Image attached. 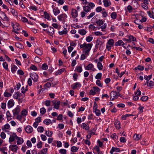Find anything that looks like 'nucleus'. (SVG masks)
Wrapping results in <instances>:
<instances>
[{
  "instance_id": "13d9d810",
  "label": "nucleus",
  "mask_w": 154,
  "mask_h": 154,
  "mask_svg": "<svg viewBox=\"0 0 154 154\" xmlns=\"http://www.w3.org/2000/svg\"><path fill=\"white\" fill-rule=\"evenodd\" d=\"M44 14L45 16V18L49 20L50 17L49 14L47 12H44Z\"/></svg>"
},
{
  "instance_id": "ea45409f",
  "label": "nucleus",
  "mask_w": 154,
  "mask_h": 154,
  "mask_svg": "<svg viewBox=\"0 0 154 154\" xmlns=\"http://www.w3.org/2000/svg\"><path fill=\"white\" fill-rule=\"evenodd\" d=\"M27 85L26 86L25 89L24 87H22L21 88V91L22 93L24 94L26 92V91H28V89L27 88Z\"/></svg>"
},
{
  "instance_id": "e2e57ef3",
  "label": "nucleus",
  "mask_w": 154,
  "mask_h": 154,
  "mask_svg": "<svg viewBox=\"0 0 154 154\" xmlns=\"http://www.w3.org/2000/svg\"><path fill=\"white\" fill-rule=\"evenodd\" d=\"M88 6H89L90 8L92 9L95 6V5L94 3L92 2H90L89 3L88 5Z\"/></svg>"
},
{
  "instance_id": "a878e982",
  "label": "nucleus",
  "mask_w": 154,
  "mask_h": 154,
  "mask_svg": "<svg viewBox=\"0 0 154 154\" xmlns=\"http://www.w3.org/2000/svg\"><path fill=\"white\" fill-rule=\"evenodd\" d=\"M104 5L106 7H107L111 5V3L110 2H109L108 0H104L103 1Z\"/></svg>"
},
{
  "instance_id": "c9c22d12",
  "label": "nucleus",
  "mask_w": 154,
  "mask_h": 154,
  "mask_svg": "<svg viewBox=\"0 0 154 154\" xmlns=\"http://www.w3.org/2000/svg\"><path fill=\"white\" fill-rule=\"evenodd\" d=\"M128 38L130 40V42H131V41H135L136 40V38L132 35L129 36Z\"/></svg>"
},
{
  "instance_id": "20e7f679",
  "label": "nucleus",
  "mask_w": 154,
  "mask_h": 154,
  "mask_svg": "<svg viewBox=\"0 0 154 154\" xmlns=\"http://www.w3.org/2000/svg\"><path fill=\"white\" fill-rule=\"evenodd\" d=\"M11 25L14 29V30H20L21 29V26H20L19 24L17 23H16L14 24L13 23H12Z\"/></svg>"
},
{
  "instance_id": "dca6fc26",
  "label": "nucleus",
  "mask_w": 154,
  "mask_h": 154,
  "mask_svg": "<svg viewBox=\"0 0 154 154\" xmlns=\"http://www.w3.org/2000/svg\"><path fill=\"white\" fill-rule=\"evenodd\" d=\"M80 86L81 84L79 82H76L71 85V86L72 87V88L73 89H75L77 87Z\"/></svg>"
},
{
  "instance_id": "79ce46f5",
  "label": "nucleus",
  "mask_w": 154,
  "mask_h": 154,
  "mask_svg": "<svg viewBox=\"0 0 154 154\" xmlns=\"http://www.w3.org/2000/svg\"><path fill=\"white\" fill-rule=\"evenodd\" d=\"M1 12L2 14V15L4 17V19L5 20L8 21L9 19L8 17L6 16V14L5 12L2 11Z\"/></svg>"
},
{
  "instance_id": "6ab92c4d",
  "label": "nucleus",
  "mask_w": 154,
  "mask_h": 154,
  "mask_svg": "<svg viewBox=\"0 0 154 154\" xmlns=\"http://www.w3.org/2000/svg\"><path fill=\"white\" fill-rule=\"evenodd\" d=\"M15 45L17 48H19L20 49H23L24 48L23 46L19 42L15 43Z\"/></svg>"
},
{
  "instance_id": "f8f14e48",
  "label": "nucleus",
  "mask_w": 154,
  "mask_h": 154,
  "mask_svg": "<svg viewBox=\"0 0 154 154\" xmlns=\"http://www.w3.org/2000/svg\"><path fill=\"white\" fill-rule=\"evenodd\" d=\"M71 14L72 17L73 18H75L76 17L78 16V12L75 9H72Z\"/></svg>"
},
{
  "instance_id": "a19ab883",
  "label": "nucleus",
  "mask_w": 154,
  "mask_h": 154,
  "mask_svg": "<svg viewBox=\"0 0 154 154\" xmlns=\"http://www.w3.org/2000/svg\"><path fill=\"white\" fill-rule=\"evenodd\" d=\"M64 71L63 69H61L59 70L58 71L56 72L55 73V75H60L61 74L62 72H63Z\"/></svg>"
},
{
  "instance_id": "774afa93",
  "label": "nucleus",
  "mask_w": 154,
  "mask_h": 154,
  "mask_svg": "<svg viewBox=\"0 0 154 154\" xmlns=\"http://www.w3.org/2000/svg\"><path fill=\"white\" fill-rule=\"evenodd\" d=\"M94 34L97 36H101L103 35L102 33L99 32H94Z\"/></svg>"
},
{
  "instance_id": "bb28decb",
  "label": "nucleus",
  "mask_w": 154,
  "mask_h": 154,
  "mask_svg": "<svg viewBox=\"0 0 154 154\" xmlns=\"http://www.w3.org/2000/svg\"><path fill=\"white\" fill-rule=\"evenodd\" d=\"M27 111L26 109H24L21 112V114L23 116H26L27 115Z\"/></svg>"
},
{
  "instance_id": "680f3d73",
  "label": "nucleus",
  "mask_w": 154,
  "mask_h": 154,
  "mask_svg": "<svg viewBox=\"0 0 154 154\" xmlns=\"http://www.w3.org/2000/svg\"><path fill=\"white\" fill-rule=\"evenodd\" d=\"M13 97L14 98L17 99L19 97L18 96V92H16L15 93V94L13 95Z\"/></svg>"
},
{
  "instance_id": "37998d69",
  "label": "nucleus",
  "mask_w": 154,
  "mask_h": 154,
  "mask_svg": "<svg viewBox=\"0 0 154 154\" xmlns=\"http://www.w3.org/2000/svg\"><path fill=\"white\" fill-rule=\"evenodd\" d=\"M82 127L83 128L85 129L86 130H88L89 129V126H87L86 124L85 123H82Z\"/></svg>"
},
{
  "instance_id": "0eeeda50",
  "label": "nucleus",
  "mask_w": 154,
  "mask_h": 154,
  "mask_svg": "<svg viewBox=\"0 0 154 154\" xmlns=\"http://www.w3.org/2000/svg\"><path fill=\"white\" fill-rule=\"evenodd\" d=\"M17 137V136L16 135V134L13 133L12 135L10 136V137L9 140V142L11 143L14 141V140L15 139H16V138Z\"/></svg>"
},
{
  "instance_id": "6e6d98bb",
  "label": "nucleus",
  "mask_w": 154,
  "mask_h": 154,
  "mask_svg": "<svg viewBox=\"0 0 154 154\" xmlns=\"http://www.w3.org/2000/svg\"><path fill=\"white\" fill-rule=\"evenodd\" d=\"M41 59L38 57H36L34 59V61L35 62L39 63L41 61Z\"/></svg>"
},
{
  "instance_id": "39448f33",
  "label": "nucleus",
  "mask_w": 154,
  "mask_h": 154,
  "mask_svg": "<svg viewBox=\"0 0 154 154\" xmlns=\"http://www.w3.org/2000/svg\"><path fill=\"white\" fill-rule=\"evenodd\" d=\"M110 95V99H111L112 97L115 98H117L118 96L121 97L119 92H117L116 91H112L111 92Z\"/></svg>"
},
{
  "instance_id": "e433bc0d",
  "label": "nucleus",
  "mask_w": 154,
  "mask_h": 154,
  "mask_svg": "<svg viewBox=\"0 0 154 154\" xmlns=\"http://www.w3.org/2000/svg\"><path fill=\"white\" fill-rule=\"evenodd\" d=\"M79 147H76L75 146H72L71 149V151L73 152H77L78 150Z\"/></svg>"
},
{
  "instance_id": "5701e85b",
  "label": "nucleus",
  "mask_w": 154,
  "mask_h": 154,
  "mask_svg": "<svg viewBox=\"0 0 154 154\" xmlns=\"http://www.w3.org/2000/svg\"><path fill=\"white\" fill-rule=\"evenodd\" d=\"M83 9L84 11L87 13L89 12L91 10V8L90 7H89V6L86 5L83 6Z\"/></svg>"
},
{
  "instance_id": "ddd939ff",
  "label": "nucleus",
  "mask_w": 154,
  "mask_h": 154,
  "mask_svg": "<svg viewBox=\"0 0 154 154\" xmlns=\"http://www.w3.org/2000/svg\"><path fill=\"white\" fill-rule=\"evenodd\" d=\"M9 147L12 151L16 152H17L18 148L17 145H11Z\"/></svg>"
},
{
  "instance_id": "7c9ffc66",
  "label": "nucleus",
  "mask_w": 154,
  "mask_h": 154,
  "mask_svg": "<svg viewBox=\"0 0 154 154\" xmlns=\"http://www.w3.org/2000/svg\"><path fill=\"white\" fill-rule=\"evenodd\" d=\"M86 31L83 29H80L79 30V33L82 35H85L86 34Z\"/></svg>"
},
{
  "instance_id": "4c0bfd02",
  "label": "nucleus",
  "mask_w": 154,
  "mask_h": 154,
  "mask_svg": "<svg viewBox=\"0 0 154 154\" xmlns=\"http://www.w3.org/2000/svg\"><path fill=\"white\" fill-rule=\"evenodd\" d=\"M96 23L97 25L100 26L102 25L104 23L103 21L102 20L100 19H99L98 20H97Z\"/></svg>"
},
{
  "instance_id": "c03bdc74",
  "label": "nucleus",
  "mask_w": 154,
  "mask_h": 154,
  "mask_svg": "<svg viewBox=\"0 0 154 154\" xmlns=\"http://www.w3.org/2000/svg\"><path fill=\"white\" fill-rule=\"evenodd\" d=\"M59 152L61 154H66V150L64 149H61L59 150Z\"/></svg>"
},
{
  "instance_id": "7ed1b4c3",
  "label": "nucleus",
  "mask_w": 154,
  "mask_h": 154,
  "mask_svg": "<svg viewBox=\"0 0 154 154\" xmlns=\"http://www.w3.org/2000/svg\"><path fill=\"white\" fill-rule=\"evenodd\" d=\"M151 78H144V79L146 80L145 85L146 84L148 86H152L154 85V82L152 81H150Z\"/></svg>"
},
{
  "instance_id": "bf43d9fd",
  "label": "nucleus",
  "mask_w": 154,
  "mask_h": 154,
  "mask_svg": "<svg viewBox=\"0 0 154 154\" xmlns=\"http://www.w3.org/2000/svg\"><path fill=\"white\" fill-rule=\"evenodd\" d=\"M120 141L121 142L125 143L126 142V140L125 137H122L120 138Z\"/></svg>"
},
{
  "instance_id": "393cba45",
  "label": "nucleus",
  "mask_w": 154,
  "mask_h": 154,
  "mask_svg": "<svg viewBox=\"0 0 154 154\" xmlns=\"http://www.w3.org/2000/svg\"><path fill=\"white\" fill-rule=\"evenodd\" d=\"M6 116L8 120L10 121L12 119V116L9 111H8L6 112Z\"/></svg>"
},
{
  "instance_id": "c85d7f7f",
  "label": "nucleus",
  "mask_w": 154,
  "mask_h": 154,
  "mask_svg": "<svg viewBox=\"0 0 154 154\" xmlns=\"http://www.w3.org/2000/svg\"><path fill=\"white\" fill-rule=\"evenodd\" d=\"M43 122L47 125L52 123L50 119H45L44 121Z\"/></svg>"
},
{
  "instance_id": "2f4dec72",
  "label": "nucleus",
  "mask_w": 154,
  "mask_h": 154,
  "mask_svg": "<svg viewBox=\"0 0 154 154\" xmlns=\"http://www.w3.org/2000/svg\"><path fill=\"white\" fill-rule=\"evenodd\" d=\"M52 72V71L50 69L47 72H44L43 74L45 76H49V75L51 74Z\"/></svg>"
},
{
  "instance_id": "1a4fd4ad",
  "label": "nucleus",
  "mask_w": 154,
  "mask_h": 154,
  "mask_svg": "<svg viewBox=\"0 0 154 154\" xmlns=\"http://www.w3.org/2000/svg\"><path fill=\"white\" fill-rule=\"evenodd\" d=\"M20 111V109L19 106H17L13 110V113L14 116L15 115H18Z\"/></svg>"
},
{
  "instance_id": "c756f323",
  "label": "nucleus",
  "mask_w": 154,
  "mask_h": 154,
  "mask_svg": "<svg viewBox=\"0 0 154 154\" xmlns=\"http://www.w3.org/2000/svg\"><path fill=\"white\" fill-rule=\"evenodd\" d=\"M60 102V101H57L56 104L54 105V108L56 109H58L59 108Z\"/></svg>"
},
{
  "instance_id": "f3484780",
  "label": "nucleus",
  "mask_w": 154,
  "mask_h": 154,
  "mask_svg": "<svg viewBox=\"0 0 154 154\" xmlns=\"http://www.w3.org/2000/svg\"><path fill=\"white\" fill-rule=\"evenodd\" d=\"M141 135H140L139 134H135L134 136V139L135 140H138L141 138Z\"/></svg>"
},
{
  "instance_id": "4d7b16f0",
  "label": "nucleus",
  "mask_w": 154,
  "mask_h": 154,
  "mask_svg": "<svg viewBox=\"0 0 154 154\" xmlns=\"http://www.w3.org/2000/svg\"><path fill=\"white\" fill-rule=\"evenodd\" d=\"M93 39V37L90 36H88L86 38V40L87 42H91Z\"/></svg>"
},
{
  "instance_id": "5fc2aeb1",
  "label": "nucleus",
  "mask_w": 154,
  "mask_h": 154,
  "mask_svg": "<svg viewBox=\"0 0 154 154\" xmlns=\"http://www.w3.org/2000/svg\"><path fill=\"white\" fill-rule=\"evenodd\" d=\"M40 113L42 115L44 114L46 112V109L44 107L41 108L40 109Z\"/></svg>"
},
{
  "instance_id": "cd10ccee",
  "label": "nucleus",
  "mask_w": 154,
  "mask_h": 154,
  "mask_svg": "<svg viewBox=\"0 0 154 154\" xmlns=\"http://www.w3.org/2000/svg\"><path fill=\"white\" fill-rule=\"evenodd\" d=\"M53 11L54 14L56 16L59 14L60 12V11L57 8H54L53 9Z\"/></svg>"
},
{
  "instance_id": "864d4df0",
  "label": "nucleus",
  "mask_w": 154,
  "mask_h": 154,
  "mask_svg": "<svg viewBox=\"0 0 154 154\" xmlns=\"http://www.w3.org/2000/svg\"><path fill=\"white\" fill-rule=\"evenodd\" d=\"M3 67L6 70H8V64L6 62H5L3 63Z\"/></svg>"
},
{
  "instance_id": "58836bf2",
  "label": "nucleus",
  "mask_w": 154,
  "mask_h": 154,
  "mask_svg": "<svg viewBox=\"0 0 154 154\" xmlns=\"http://www.w3.org/2000/svg\"><path fill=\"white\" fill-rule=\"evenodd\" d=\"M117 15V14L116 12H113L111 14V17L113 19H116V18Z\"/></svg>"
},
{
  "instance_id": "aec40b11",
  "label": "nucleus",
  "mask_w": 154,
  "mask_h": 154,
  "mask_svg": "<svg viewBox=\"0 0 154 154\" xmlns=\"http://www.w3.org/2000/svg\"><path fill=\"white\" fill-rule=\"evenodd\" d=\"M124 45V43L122 40H119L118 42H115V45L116 46H118L121 45L123 46Z\"/></svg>"
},
{
  "instance_id": "6e6552de",
  "label": "nucleus",
  "mask_w": 154,
  "mask_h": 154,
  "mask_svg": "<svg viewBox=\"0 0 154 154\" xmlns=\"http://www.w3.org/2000/svg\"><path fill=\"white\" fill-rule=\"evenodd\" d=\"M94 67V66L93 64L92 63H90L85 67V69L87 70L91 69L93 71H94L96 70V69Z\"/></svg>"
},
{
  "instance_id": "9b49d317",
  "label": "nucleus",
  "mask_w": 154,
  "mask_h": 154,
  "mask_svg": "<svg viewBox=\"0 0 154 154\" xmlns=\"http://www.w3.org/2000/svg\"><path fill=\"white\" fill-rule=\"evenodd\" d=\"M25 130L26 133H30L32 132L33 129L31 126L28 125L26 127Z\"/></svg>"
},
{
  "instance_id": "a211bd4d",
  "label": "nucleus",
  "mask_w": 154,
  "mask_h": 154,
  "mask_svg": "<svg viewBox=\"0 0 154 154\" xmlns=\"http://www.w3.org/2000/svg\"><path fill=\"white\" fill-rule=\"evenodd\" d=\"M103 44V43L102 42V41H101L100 40H99L97 39L96 41V44L95 45V48H97L99 45H100V46H101Z\"/></svg>"
},
{
  "instance_id": "de8ad7c7",
  "label": "nucleus",
  "mask_w": 154,
  "mask_h": 154,
  "mask_svg": "<svg viewBox=\"0 0 154 154\" xmlns=\"http://www.w3.org/2000/svg\"><path fill=\"white\" fill-rule=\"evenodd\" d=\"M11 94L7 92L6 91L4 93V96L5 97H9L11 96Z\"/></svg>"
},
{
  "instance_id": "49530a36",
  "label": "nucleus",
  "mask_w": 154,
  "mask_h": 154,
  "mask_svg": "<svg viewBox=\"0 0 154 154\" xmlns=\"http://www.w3.org/2000/svg\"><path fill=\"white\" fill-rule=\"evenodd\" d=\"M135 69L136 70L139 69L140 70H143L144 69V67L140 65H138L137 67H136Z\"/></svg>"
},
{
  "instance_id": "f704fd0d",
  "label": "nucleus",
  "mask_w": 154,
  "mask_h": 154,
  "mask_svg": "<svg viewBox=\"0 0 154 154\" xmlns=\"http://www.w3.org/2000/svg\"><path fill=\"white\" fill-rule=\"evenodd\" d=\"M17 68L16 66L14 65L12 66L11 71L13 73H14L17 69Z\"/></svg>"
},
{
  "instance_id": "4be33fe9",
  "label": "nucleus",
  "mask_w": 154,
  "mask_h": 154,
  "mask_svg": "<svg viewBox=\"0 0 154 154\" xmlns=\"http://www.w3.org/2000/svg\"><path fill=\"white\" fill-rule=\"evenodd\" d=\"M58 33L60 35H65L67 34V31L66 28H64V30L61 31H59Z\"/></svg>"
},
{
  "instance_id": "473e14b6",
  "label": "nucleus",
  "mask_w": 154,
  "mask_h": 154,
  "mask_svg": "<svg viewBox=\"0 0 154 154\" xmlns=\"http://www.w3.org/2000/svg\"><path fill=\"white\" fill-rule=\"evenodd\" d=\"M48 149L47 148L43 149L38 153V154H46L47 152Z\"/></svg>"
},
{
  "instance_id": "052dcab7",
  "label": "nucleus",
  "mask_w": 154,
  "mask_h": 154,
  "mask_svg": "<svg viewBox=\"0 0 154 154\" xmlns=\"http://www.w3.org/2000/svg\"><path fill=\"white\" fill-rule=\"evenodd\" d=\"M76 69L77 71L79 72H80L82 71V68L80 66H77Z\"/></svg>"
},
{
  "instance_id": "0e129e2a",
  "label": "nucleus",
  "mask_w": 154,
  "mask_h": 154,
  "mask_svg": "<svg viewBox=\"0 0 154 154\" xmlns=\"http://www.w3.org/2000/svg\"><path fill=\"white\" fill-rule=\"evenodd\" d=\"M106 23H105L104 24V25H103L102 26H101V27L98 28V29H99L100 28L102 29V31H104L103 29H105L106 28Z\"/></svg>"
},
{
  "instance_id": "338daca9",
  "label": "nucleus",
  "mask_w": 154,
  "mask_h": 154,
  "mask_svg": "<svg viewBox=\"0 0 154 154\" xmlns=\"http://www.w3.org/2000/svg\"><path fill=\"white\" fill-rule=\"evenodd\" d=\"M17 73L18 74L21 75H24V72L21 70H18L17 71Z\"/></svg>"
},
{
  "instance_id": "09e8293b",
  "label": "nucleus",
  "mask_w": 154,
  "mask_h": 154,
  "mask_svg": "<svg viewBox=\"0 0 154 154\" xmlns=\"http://www.w3.org/2000/svg\"><path fill=\"white\" fill-rule=\"evenodd\" d=\"M38 75L35 72H31L30 73V77H38Z\"/></svg>"
},
{
  "instance_id": "b1692460",
  "label": "nucleus",
  "mask_w": 154,
  "mask_h": 154,
  "mask_svg": "<svg viewBox=\"0 0 154 154\" xmlns=\"http://www.w3.org/2000/svg\"><path fill=\"white\" fill-rule=\"evenodd\" d=\"M35 53L37 54L41 55L42 54V50L39 48H37L35 50Z\"/></svg>"
},
{
  "instance_id": "72a5a7b5",
  "label": "nucleus",
  "mask_w": 154,
  "mask_h": 154,
  "mask_svg": "<svg viewBox=\"0 0 154 154\" xmlns=\"http://www.w3.org/2000/svg\"><path fill=\"white\" fill-rule=\"evenodd\" d=\"M97 67L98 68L99 70H101L103 68V66L102 65V63L100 62H98L97 64Z\"/></svg>"
},
{
  "instance_id": "423d86ee",
  "label": "nucleus",
  "mask_w": 154,
  "mask_h": 154,
  "mask_svg": "<svg viewBox=\"0 0 154 154\" xmlns=\"http://www.w3.org/2000/svg\"><path fill=\"white\" fill-rule=\"evenodd\" d=\"M49 30H48L47 31V33L48 34L52 36H53V35L54 33V28L50 26L49 27Z\"/></svg>"
},
{
  "instance_id": "2eb2a0df",
  "label": "nucleus",
  "mask_w": 154,
  "mask_h": 154,
  "mask_svg": "<svg viewBox=\"0 0 154 154\" xmlns=\"http://www.w3.org/2000/svg\"><path fill=\"white\" fill-rule=\"evenodd\" d=\"M10 128V126L8 123L5 124L2 128V130L5 132H7L6 129H9Z\"/></svg>"
},
{
  "instance_id": "603ef678",
  "label": "nucleus",
  "mask_w": 154,
  "mask_h": 154,
  "mask_svg": "<svg viewBox=\"0 0 154 154\" xmlns=\"http://www.w3.org/2000/svg\"><path fill=\"white\" fill-rule=\"evenodd\" d=\"M48 68V66L46 64H43L42 66V69L43 70L47 69Z\"/></svg>"
},
{
  "instance_id": "9d476101",
  "label": "nucleus",
  "mask_w": 154,
  "mask_h": 154,
  "mask_svg": "<svg viewBox=\"0 0 154 154\" xmlns=\"http://www.w3.org/2000/svg\"><path fill=\"white\" fill-rule=\"evenodd\" d=\"M14 104V102L13 99H11L8 102L7 106L8 108L12 107Z\"/></svg>"
},
{
  "instance_id": "69168bd1",
  "label": "nucleus",
  "mask_w": 154,
  "mask_h": 154,
  "mask_svg": "<svg viewBox=\"0 0 154 154\" xmlns=\"http://www.w3.org/2000/svg\"><path fill=\"white\" fill-rule=\"evenodd\" d=\"M0 136L3 139H4L6 137V134L4 132H3L1 133Z\"/></svg>"
},
{
  "instance_id": "8fccbe9b",
  "label": "nucleus",
  "mask_w": 154,
  "mask_h": 154,
  "mask_svg": "<svg viewBox=\"0 0 154 154\" xmlns=\"http://www.w3.org/2000/svg\"><path fill=\"white\" fill-rule=\"evenodd\" d=\"M148 99V97L147 96H143L141 98V99L142 101H145Z\"/></svg>"
},
{
  "instance_id": "3c124183",
  "label": "nucleus",
  "mask_w": 154,
  "mask_h": 154,
  "mask_svg": "<svg viewBox=\"0 0 154 154\" xmlns=\"http://www.w3.org/2000/svg\"><path fill=\"white\" fill-rule=\"evenodd\" d=\"M37 130L38 132H42L44 130V128L42 126H39Z\"/></svg>"
},
{
  "instance_id": "412c9836",
  "label": "nucleus",
  "mask_w": 154,
  "mask_h": 154,
  "mask_svg": "<svg viewBox=\"0 0 154 154\" xmlns=\"http://www.w3.org/2000/svg\"><path fill=\"white\" fill-rule=\"evenodd\" d=\"M120 123L119 121H116L115 122V125L116 129H119L121 128Z\"/></svg>"
},
{
  "instance_id": "4468645a",
  "label": "nucleus",
  "mask_w": 154,
  "mask_h": 154,
  "mask_svg": "<svg viewBox=\"0 0 154 154\" xmlns=\"http://www.w3.org/2000/svg\"><path fill=\"white\" fill-rule=\"evenodd\" d=\"M16 139L17 140V145H21L23 142V140L22 138L20 137L17 136L16 138Z\"/></svg>"
},
{
  "instance_id": "f03ea898",
  "label": "nucleus",
  "mask_w": 154,
  "mask_h": 154,
  "mask_svg": "<svg viewBox=\"0 0 154 154\" xmlns=\"http://www.w3.org/2000/svg\"><path fill=\"white\" fill-rule=\"evenodd\" d=\"M67 17V16L65 14H63L58 16V19L59 21H62L63 23H64Z\"/></svg>"
},
{
  "instance_id": "f257e3e1",
  "label": "nucleus",
  "mask_w": 154,
  "mask_h": 154,
  "mask_svg": "<svg viewBox=\"0 0 154 154\" xmlns=\"http://www.w3.org/2000/svg\"><path fill=\"white\" fill-rule=\"evenodd\" d=\"M92 46V44H86V43H84L83 44L80 45V47L81 48H83L84 52L85 53V54L88 55Z\"/></svg>"
},
{
  "instance_id": "a18cd8bd",
  "label": "nucleus",
  "mask_w": 154,
  "mask_h": 154,
  "mask_svg": "<svg viewBox=\"0 0 154 154\" xmlns=\"http://www.w3.org/2000/svg\"><path fill=\"white\" fill-rule=\"evenodd\" d=\"M108 44L111 46L113 45L114 41L113 39H111L109 40L107 42Z\"/></svg>"
}]
</instances>
